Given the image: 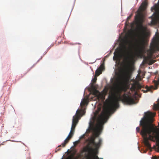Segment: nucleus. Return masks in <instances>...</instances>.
<instances>
[{"label":"nucleus","mask_w":159,"mask_h":159,"mask_svg":"<svg viewBox=\"0 0 159 159\" xmlns=\"http://www.w3.org/2000/svg\"><path fill=\"white\" fill-rule=\"evenodd\" d=\"M127 89L125 86H117L111 89L108 98L109 104L103 107L102 111L97 119L98 124V129H101L102 125L107 121L111 111L115 107L118 105L119 101H121L128 104L135 103L134 99L131 96L130 93H129L128 94L125 93L121 97L122 92H126Z\"/></svg>","instance_id":"f257e3e1"},{"label":"nucleus","mask_w":159,"mask_h":159,"mask_svg":"<svg viewBox=\"0 0 159 159\" xmlns=\"http://www.w3.org/2000/svg\"><path fill=\"white\" fill-rule=\"evenodd\" d=\"M155 113L150 111L145 112L144 115L140 121V126L142 127L140 134L143 138V142L148 148H151V146L149 140L155 141V135L158 134L157 131L153 126L152 123Z\"/></svg>","instance_id":"f03ea898"},{"label":"nucleus","mask_w":159,"mask_h":159,"mask_svg":"<svg viewBox=\"0 0 159 159\" xmlns=\"http://www.w3.org/2000/svg\"><path fill=\"white\" fill-rule=\"evenodd\" d=\"M147 5L145 2L143 3L141 5V11L138 13L135 17V20L137 22L141 25L140 29L141 33L138 36V39L135 40L134 44V48L137 54L140 56H142L144 52L145 45L146 42V38L145 31L146 28L142 25L143 20V16L142 11L144 10Z\"/></svg>","instance_id":"7ed1b4c3"},{"label":"nucleus","mask_w":159,"mask_h":159,"mask_svg":"<svg viewBox=\"0 0 159 159\" xmlns=\"http://www.w3.org/2000/svg\"><path fill=\"white\" fill-rule=\"evenodd\" d=\"M157 51H159V42L157 39L155 38L152 39L150 48L147 51L148 56L144 57V59L148 60L151 58L153 53Z\"/></svg>","instance_id":"20e7f679"},{"label":"nucleus","mask_w":159,"mask_h":159,"mask_svg":"<svg viewBox=\"0 0 159 159\" xmlns=\"http://www.w3.org/2000/svg\"><path fill=\"white\" fill-rule=\"evenodd\" d=\"M130 42L128 39V36L125 37L124 43L122 44L121 49L123 56L126 60H128L129 58L131 48L129 46L127 47V45L129 44Z\"/></svg>","instance_id":"39448f33"},{"label":"nucleus","mask_w":159,"mask_h":159,"mask_svg":"<svg viewBox=\"0 0 159 159\" xmlns=\"http://www.w3.org/2000/svg\"><path fill=\"white\" fill-rule=\"evenodd\" d=\"M75 127L73 125L71 126V130L66 138L65 140L63 143H61V145L63 147H64L68 143L69 140L73 137L75 131Z\"/></svg>","instance_id":"423d86ee"},{"label":"nucleus","mask_w":159,"mask_h":159,"mask_svg":"<svg viewBox=\"0 0 159 159\" xmlns=\"http://www.w3.org/2000/svg\"><path fill=\"white\" fill-rule=\"evenodd\" d=\"M80 115V111L78 110L76 111V115L73 117L72 125L76 127L78 121V117Z\"/></svg>","instance_id":"0eeeda50"},{"label":"nucleus","mask_w":159,"mask_h":159,"mask_svg":"<svg viewBox=\"0 0 159 159\" xmlns=\"http://www.w3.org/2000/svg\"><path fill=\"white\" fill-rule=\"evenodd\" d=\"M104 65L103 63L101 64L99 67L95 71V75L97 76H99L102 73V70H104Z\"/></svg>","instance_id":"6e6552de"},{"label":"nucleus","mask_w":159,"mask_h":159,"mask_svg":"<svg viewBox=\"0 0 159 159\" xmlns=\"http://www.w3.org/2000/svg\"><path fill=\"white\" fill-rule=\"evenodd\" d=\"M91 87L93 89L92 93L93 95L95 96H98L100 94V93L96 89V88L93 83L92 84Z\"/></svg>","instance_id":"1a4fd4ad"},{"label":"nucleus","mask_w":159,"mask_h":159,"mask_svg":"<svg viewBox=\"0 0 159 159\" xmlns=\"http://www.w3.org/2000/svg\"><path fill=\"white\" fill-rule=\"evenodd\" d=\"M114 54V56L113 57V59L114 60H117L120 59V58L121 54L119 51H116V50Z\"/></svg>","instance_id":"9d476101"},{"label":"nucleus","mask_w":159,"mask_h":159,"mask_svg":"<svg viewBox=\"0 0 159 159\" xmlns=\"http://www.w3.org/2000/svg\"><path fill=\"white\" fill-rule=\"evenodd\" d=\"M155 139H154L156 141L157 147H155V150L156 151L159 152V132L158 134L155 135Z\"/></svg>","instance_id":"9b49d317"},{"label":"nucleus","mask_w":159,"mask_h":159,"mask_svg":"<svg viewBox=\"0 0 159 159\" xmlns=\"http://www.w3.org/2000/svg\"><path fill=\"white\" fill-rule=\"evenodd\" d=\"M149 18L151 19V24L152 25H155L157 23V19L156 16H152L150 17Z\"/></svg>","instance_id":"f8f14e48"},{"label":"nucleus","mask_w":159,"mask_h":159,"mask_svg":"<svg viewBox=\"0 0 159 159\" xmlns=\"http://www.w3.org/2000/svg\"><path fill=\"white\" fill-rule=\"evenodd\" d=\"M153 82L155 87L154 89H157L158 88L159 85V80H154Z\"/></svg>","instance_id":"ddd939ff"},{"label":"nucleus","mask_w":159,"mask_h":159,"mask_svg":"<svg viewBox=\"0 0 159 159\" xmlns=\"http://www.w3.org/2000/svg\"><path fill=\"white\" fill-rule=\"evenodd\" d=\"M88 103V101L87 99H84L82 102L80 103V106L81 107H83L84 105H85L86 104Z\"/></svg>","instance_id":"4468645a"},{"label":"nucleus","mask_w":159,"mask_h":159,"mask_svg":"<svg viewBox=\"0 0 159 159\" xmlns=\"http://www.w3.org/2000/svg\"><path fill=\"white\" fill-rule=\"evenodd\" d=\"M136 89V84H132L130 88V90L132 91H135Z\"/></svg>","instance_id":"2eb2a0df"},{"label":"nucleus","mask_w":159,"mask_h":159,"mask_svg":"<svg viewBox=\"0 0 159 159\" xmlns=\"http://www.w3.org/2000/svg\"><path fill=\"white\" fill-rule=\"evenodd\" d=\"M154 87L153 86H151L150 87H149L148 86L146 87V90H143L144 93L147 92L148 91H150V90L151 89H153Z\"/></svg>","instance_id":"dca6fc26"},{"label":"nucleus","mask_w":159,"mask_h":159,"mask_svg":"<svg viewBox=\"0 0 159 159\" xmlns=\"http://www.w3.org/2000/svg\"><path fill=\"white\" fill-rule=\"evenodd\" d=\"M155 60H151L149 61L148 64L149 65H151L153 64L155 62Z\"/></svg>","instance_id":"f3484780"},{"label":"nucleus","mask_w":159,"mask_h":159,"mask_svg":"<svg viewBox=\"0 0 159 159\" xmlns=\"http://www.w3.org/2000/svg\"><path fill=\"white\" fill-rule=\"evenodd\" d=\"M97 78L96 77H95L92 79V81L93 83H95L96 82Z\"/></svg>","instance_id":"a211bd4d"},{"label":"nucleus","mask_w":159,"mask_h":159,"mask_svg":"<svg viewBox=\"0 0 159 159\" xmlns=\"http://www.w3.org/2000/svg\"><path fill=\"white\" fill-rule=\"evenodd\" d=\"M136 131L138 132H140V129L139 127H137L136 128Z\"/></svg>","instance_id":"6ab92c4d"},{"label":"nucleus","mask_w":159,"mask_h":159,"mask_svg":"<svg viewBox=\"0 0 159 159\" xmlns=\"http://www.w3.org/2000/svg\"><path fill=\"white\" fill-rule=\"evenodd\" d=\"M138 88L139 89H141V86L139 84L138 85Z\"/></svg>","instance_id":"aec40b11"},{"label":"nucleus","mask_w":159,"mask_h":159,"mask_svg":"<svg viewBox=\"0 0 159 159\" xmlns=\"http://www.w3.org/2000/svg\"><path fill=\"white\" fill-rule=\"evenodd\" d=\"M131 15L129 16H128L127 18V19L128 20H129V19L131 17Z\"/></svg>","instance_id":"412c9836"},{"label":"nucleus","mask_w":159,"mask_h":159,"mask_svg":"<svg viewBox=\"0 0 159 159\" xmlns=\"http://www.w3.org/2000/svg\"><path fill=\"white\" fill-rule=\"evenodd\" d=\"M151 10L152 11H153V10H155V8H154V7H152V8H151Z\"/></svg>","instance_id":"4be33fe9"},{"label":"nucleus","mask_w":159,"mask_h":159,"mask_svg":"<svg viewBox=\"0 0 159 159\" xmlns=\"http://www.w3.org/2000/svg\"><path fill=\"white\" fill-rule=\"evenodd\" d=\"M57 151H56V152H57V151H58L60 150L61 149H60V148H57Z\"/></svg>","instance_id":"5701e85b"},{"label":"nucleus","mask_w":159,"mask_h":159,"mask_svg":"<svg viewBox=\"0 0 159 159\" xmlns=\"http://www.w3.org/2000/svg\"><path fill=\"white\" fill-rule=\"evenodd\" d=\"M61 147V145H59V146H58V148H59L60 147Z\"/></svg>","instance_id":"b1692460"},{"label":"nucleus","mask_w":159,"mask_h":159,"mask_svg":"<svg viewBox=\"0 0 159 159\" xmlns=\"http://www.w3.org/2000/svg\"><path fill=\"white\" fill-rule=\"evenodd\" d=\"M127 81H129V79L128 78H127Z\"/></svg>","instance_id":"393cba45"}]
</instances>
